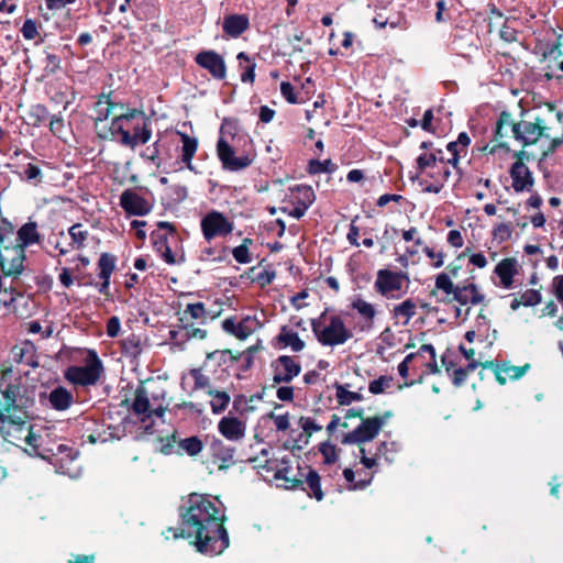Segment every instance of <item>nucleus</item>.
Here are the masks:
<instances>
[{
    "mask_svg": "<svg viewBox=\"0 0 563 563\" xmlns=\"http://www.w3.org/2000/svg\"><path fill=\"white\" fill-rule=\"evenodd\" d=\"M141 110L131 109L123 110L114 115L111 120L109 131L113 137L120 135L121 144H132L133 137L131 136L132 126L136 119H131L132 114L140 113Z\"/></svg>",
    "mask_w": 563,
    "mask_h": 563,
    "instance_id": "13",
    "label": "nucleus"
},
{
    "mask_svg": "<svg viewBox=\"0 0 563 563\" xmlns=\"http://www.w3.org/2000/svg\"><path fill=\"white\" fill-rule=\"evenodd\" d=\"M78 452L64 443L37 444V457L54 465L57 473L77 478L80 475V466L76 463Z\"/></svg>",
    "mask_w": 563,
    "mask_h": 563,
    "instance_id": "5",
    "label": "nucleus"
},
{
    "mask_svg": "<svg viewBox=\"0 0 563 563\" xmlns=\"http://www.w3.org/2000/svg\"><path fill=\"white\" fill-rule=\"evenodd\" d=\"M277 339L285 346H290L294 352H300L305 349V342L298 333L286 325L282 327Z\"/></svg>",
    "mask_w": 563,
    "mask_h": 563,
    "instance_id": "32",
    "label": "nucleus"
},
{
    "mask_svg": "<svg viewBox=\"0 0 563 563\" xmlns=\"http://www.w3.org/2000/svg\"><path fill=\"white\" fill-rule=\"evenodd\" d=\"M217 154L222 167L230 172L247 168L256 157L251 137L245 133H239L236 123L229 119L222 122Z\"/></svg>",
    "mask_w": 563,
    "mask_h": 563,
    "instance_id": "3",
    "label": "nucleus"
},
{
    "mask_svg": "<svg viewBox=\"0 0 563 563\" xmlns=\"http://www.w3.org/2000/svg\"><path fill=\"white\" fill-rule=\"evenodd\" d=\"M132 411L136 416H144L142 421L145 422V418H150L153 415L158 418H163L165 413V407H163L161 404L157 407H153L150 393L147 391L146 387L140 386L134 393Z\"/></svg>",
    "mask_w": 563,
    "mask_h": 563,
    "instance_id": "14",
    "label": "nucleus"
},
{
    "mask_svg": "<svg viewBox=\"0 0 563 563\" xmlns=\"http://www.w3.org/2000/svg\"><path fill=\"white\" fill-rule=\"evenodd\" d=\"M292 468L289 459L283 457L276 465L275 478L285 482L286 488H297L303 484L302 479L291 476Z\"/></svg>",
    "mask_w": 563,
    "mask_h": 563,
    "instance_id": "27",
    "label": "nucleus"
},
{
    "mask_svg": "<svg viewBox=\"0 0 563 563\" xmlns=\"http://www.w3.org/2000/svg\"><path fill=\"white\" fill-rule=\"evenodd\" d=\"M251 243V239H245L241 245L233 249L232 255L238 263L247 264L252 261L247 247V244Z\"/></svg>",
    "mask_w": 563,
    "mask_h": 563,
    "instance_id": "45",
    "label": "nucleus"
},
{
    "mask_svg": "<svg viewBox=\"0 0 563 563\" xmlns=\"http://www.w3.org/2000/svg\"><path fill=\"white\" fill-rule=\"evenodd\" d=\"M68 233L71 239L69 245L73 250H79L85 245V241L88 236V231L84 229L82 224L76 223L71 225L68 230Z\"/></svg>",
    "mask_w": 563,
    "mask_h": 563,
    "instance_id": "39",
    "label": "nucleus"
},
{
    "mask_svg": "<svg viewBox=\"0 0 563 563\" xmlns=\"http://www.w3.org/2000/svg\"><path fill=\"white\" fill-rule=\"evenodd\" d=\"M201 232L206 241L210 242L218 236H227L232 233L234 224L222 212L212 210L200 221Z\"/></svg>",
    "mask_w": 563,
    "mask_h": 563,
    "instance_id": "10",
    "label": "nucleus"
},
{
    "mask_svg": "<svg viewBox=\"0 0 563 563\" xmlns=\"http://www.w3.org/2000/svg\"><path fill=\"white\" fill-rule=\"evenodd\" d=\"M358 219V217H355L351 224H350V229H349V232H347V235H346V239L347 241L350 242V244L354 245V246H358L360 245V242H358V236H360V229L355 224V221Z\"/></svg>",
    "mask_w": 563,
    "mask_h": 563,
    "instance_id": "55",
    "label": "nucleus"
},
{
    "mask_svg": "<svg viewBox=\"0 0 563 563\" xmlns=\"http://www.w3.org/2000/svg\"><path fill=\"white\" fill-rule=\"evenodd\" d=\"M299 423H300V427L307 433H312V432L321 430V427L319 424H317L312 418H309V417H301L299 420Z\"/></svg>",
    "mask_w": 563,
    "mask_h": 563,
    "instance_id": "58",
    "label": "nucleus"
},
{
    "mask_svg": "<svg viewBox=\"0 0 563 563\" xmlns=\"http://www.w3.org/2000/svg\"><path fill=\"white\" fill-rule=\"evenodd\" d=\"M250 26V20L245 14H230L223 20V31L231 37H239Z\"/></svg>",
    "mask_w": 563,
    "mask_h": 563,
    "instance_id": "25",
    "label": "nucleus"
},
{
    "mask_svg": "<svg viewBox=\"0 0 563 563\" xmlns=\"http://www.w3.org/2000/svg\"><path fill=\"white\" fill-rule=\"evenodd\" d=\"M12 366L2 372L0 388L3 404L0 402V434L8 442L21 446L27 444L35 451L33 424L16 415L18 407L29 408L35 397V344L30 340L21 341L11 350Z\"/></svg>",
    "mask_w": 563,
    "mask_h": 563,
    "instance_id": "1",
    "label": "nucleus"
},
{
    "mask_svg": "<svg viewBox=\"0 0 563 563\" xmlns=\"http://www.w3.org/2000/svg\"><path fill=\"white\" fill-rule=\"evenodd\" d=\"M178 134L181 140V162L186 164V167L189 170L196 172L191 161L198 148V140L196 137L187 135L186 133L178 132Z\"/></svg>",
    "mask_w": 563,
    "mask_h": 563,
    "instance_id": "28",
    "label": "nucleus"
},
{
    "mask_svg": "<svg viewBox=\"0 0 563 563\" xmlns=\"http://www.w3.org/2000/svg\"><path fill=\"white\" fill-rule=\"evenodd\" d=\"M522 306L531 307L540 303L541 294L534 289H528L520 295Z\"/></svg>",
    "mask_w": 563,
    "mask_h": 563,
    "instance_id": "50",
    "label": "nucleus"
},
{
    "mask_svg": "<svg viewBox=\"0 0 563 563\" xmlns=\"http://www.w3.org/2000/svg\"><path fill=\"white\" fill-rule=\"evenodd\" d=\"M208 396L211 397L210 407L213 415H220L228 408L231 397L224 390H217L209 388L207 390Z\"/></svg>",
    "mask_w": 563,
    "mask_h": 563,
    "instance_id": "31",
    "label": "nucleus"
},
{
    "mask_svg": "<svg viewBox=\"0 0 563 563\" xmlns=\"http://www.w3.org/2000/svg\"><path fill=\"white\" fill-rule=\"evenodd\" d=\"M208 318V312L202 302L188 303L183 311L179 321L181 323H190V321L198 320L200 323H203Z\"/></svg>",
    "mask_w": 563,
    "mask_h": 563,
    "instance_id": "30",
    "label": "nucleus"
},
{
    "mask_svg": "<svg viewBox=\"0 0 563 563\" xmlns=\"http://www.w3.org/2000/svg\"><path fill=\"white\" fill-rule=\"evenodd\" d=\"M435 288L442 290L446 295H453V300H455L457 286H454L449 274L441 273L435 277Z\"/></svg>",
    "mask_w": 563,
    "mask_h": 563,
    "instance_id": "40",
    "label": "nucleus"
},
{
    "mask_svg": "<svg viewBox=\"0 0 563 563\" xmlns=\"http://www.w3.org/2000/svg\"><path fill=\"white\" fill-rule=\"evenodd\" d=\"M210 450L213 459L221 462L219 468H228L234 464L235 449L225 444L222 440L214 439L210 444Z\"/></svg>",
    "mask_w": 563,
    "mask_h": 563,
    "instance_id": "23",
    "label": "nucleus"
},
{
    "mask_svg": "<svg viewBox=\"0 0 563 563\" xmlns=\"http://www.w3.org/2000/svg\"><path fill=\"white\" fill-rule=\"evenodd\" d=\"M121 329V322L118 317H111L107 322V334L110 338H115Z\"/></svg>",
    "mask_w": 563,
    "mask_h": 563,
    "instance_id": "57",
    "label": "nucleus"
},
{
    "mask_svg": "<svg viewBox=\"0 0 563 563\" xmlns=\"http://www.w3.org/2000/svg\"><path fill=\"white\" fill-rule=\"evenodd\" d=\"M181 335L186 339H205L207 336V331L200 328H195L192 323H183L181 327Z\"/></svg>",
    "mask_w": 563,
    "mask_h": 563,
    "instance_id": "47",
    "label": "nucleus"
},
{
    "mask_svg": "<svg viewBox=\"0 0 563 563\" xmlns=\"http://www.w3.org/2000/svg\"><path fill=\"white\" fill-rule=\"evenodd\" d=\"M528 368L526 366H514L509 364H503L497 366L495 369V376L499 384L504 385L508 379H518L522 377Z\"/></svg>",
    "mask_w": 563,
    "mask_h": 563,
    "instance_id": "29",
    "label": "nucleus"
},
{
    "mask_svg": "<svg viewBox=\"0 0 563 563\" xmlns=\"http://www.w3.org/2000/svg\"><path fill=\"white\" fill-rule=\"evenodd\" d=\"M386 423L385 417H371L363 419L361 424L342 438L343 444H362L372 441Z\"/></svg>",
    "mask_w": 563,
    "mask_h": 563,
    "instance_id": "11",
    "label": "nucleus"
},
{
    "mask_svg": "<svg viewBox=\"0 0 563 563\" xmlns=\"http://www.w3.org/2000/svg\"><path fill=\"white\" fill-rule=\"evenodd\" d=\"M404 280L409 282L407 273L393 272L389 269H379L374 283L375 290L388 299H397L400 294H396L402 289Z\"/></svg>",
    "mask_w": 563,
    "mask_h": 563,
    "instance_id": "9",
    "label": "nucleus"
},
{
    "mask_svg": "<svg viewBox=\"0 0 563 563\" xmlns=\"http://www.w3.org/2000/svg\"><path fill=\"white\" fill-rule=\"evenodd\" d=\"M47 95L51 96V99L55 102V103H64V104H67L68 101L66 100V95L65 92L63 91V86H59L58 89H55L53 87V85H49L47 90H46ZM64 108H66V106H64Z\"/></svg>",
    "mask_w": 563,
    "mask_h": 563,
    "instance_id": "52",
    "label": "nucleus"
},
{
    "mask_svg": "<svg viewBox=\"0 0 563 563\" xmlns=\"http://www.w3.org/2000/svg\"><path fill=\"white\" fill-rule=\"evenodd\" d=\"M158 250L161 252L162 257L167 264L173 265L177 263L176 257L172 252V249L165 242H161V246Z\"/></svg>",
    "mask_w": 563,
    "mask_h": 563,
    "instance_id": "59",
    "label": "nucleus"
},
{
    "mask_svg": "<svg viewBox=\"0 0 563 563\" xmlns=\"http://www.w3.org/2000/svg\"><path fill=\"white\" fill-rule=\"evenodd\" d=\"M298 190L302 194L303 202L289 211V216L295 219L302 218L309 206L314 201V194L310 187L299 188Z\"/></svg>",
    "mask_w": 563,
    "mask_h": 563,
    "instance_id": "35",
    "label": "nucleus"
},
{
    "mask_svg": "<svg viewBox=\"0 0 563 563\" xmlns=\"http://www.w3.org/2000/svg\"><path fill=\"white\" fill-rule=\"evenodd\" d=\"M19 243L13 247L5 246L0 255V267L4 275L21 273L24 262V247L35 242V223L29 222L18 231Z\"/></svg>",
    "mask_w": 563,
    "mask_h": 563,
    "instance_id": "7",
    "label": "nucleus"
},
{
    "mask_svg": "<svg viewBox=\"0 0 563 563\" xmlns=\"http://www.w3.org/2000/svg\"><path fill=\"white\" fill-rule=\"evenodd\" d=\"M423 253L431 260H435L433 263V267L439 268L444 264V254L442 252H435L433 249L429 246H424L422 249Z\"/></svg>",
    "mask_w": 563,
    "mask_h": 563,
    "instance_id": "54",
    "label": "nucleus"
},
{
    "mask_svg": "<svg viewBox=\"0 0 563 563\" xmlns=\"http://www.w3.org/2000/svg\"><path fill=\"white\" fill-rule=\"evenodd\" d=\"M334 388L336 401L341 406H349L354 401L363 400L362 394L350 391L344 385L335 384Z\"/></svg>",
    "mask_w": 563,
    "mask_h": 563,
    "instance_id": "36",
    "label": "nucleus"
},
{
    "mask_svg": "<svg viewBox=\"0 0 563 563\" xmlns=\"http://www.w3.org/2000/svg\"><path fill=\"white\" fill-rule=\"evenodd\" d=\"M351 307L357 311L362 320L364 321V329H371L374 324L376 317V308L373 303L367 302L362 297L356 296L351 302Z\"/></svg>",
    "mask_w": 563,
    "mask_h": 563,
    "instance_id": "26",
    "label": "nucleus"
},
{
    "mask_svg": "<svg viewBox=\"0 0 563 563\" xmlns=\"http://www.w3.org/2000/svg\"><path fill=\"white\" fill-rule=\"evenodd\" d=\"M239 322H235L234 319L228 318L222 322V329L239 339Z\"/></svg>",
    "mask_w": 563,
    "mask_h": 563,
    "instance_id": "60",
    "label": "nucleus"
},
{
    "mask_svg": "<svg viewBox=\"0 0 563 563\" xmlns=\"http://www.w3.org/2000/svg\"><path fill=\"white\" fill-rule=\"evenodd\" d=\"M320 452L324 457L327 464L334 463L338 459L336 448L330 442H323L320 444Z\"/></svg>",
    "mask_w": 563,
    "mask_h": 563,
    "instance_id": "49",
    "label": "nucleus"
},
{
    "mask_svg": "<svg viewBox=\"0 0 563 563\" xmlns=\"http://www.w3.org/2000/svg\"><path fill=\"white\" fill-rule=\"evenodd\" d=\"M277 398L282 401H291L294 399V388L283 386L277 389Z\"/></svg>",
    "mask_w": 563,
    "mask_h": 563,
    "instance_id": "64",
    "label": "nucleus"
},
{
    "mask_svg": "<svg viewBox=\"0 0 563 563\" xmlns=\"http://www.w3.org/2000/svg\"><path fill=\"white\" fill-rule=\"evenodd\" d=\"M554 294L558 300L563 305V275L555 276L552 282Z\"/></svg>",
    "mask_w": 563,
    "mask_h": 563,
    "instance_id": "61",
    "label": "nucleus"
},
{
    "mask_svg": "<svg viewBox=\"0 0 563 563\" xmlns=\"http://www.w3.org/2000/svg\"><path fill=\"white\" fill-rule=\"evenodd\" d=\"M103 372V366L96 354L91 351L84 366H70L65 372V378L79 386H92L98 383Z\"/></svg>",
    "mask_w": 563,
    "mask_h": 563,
    "instance_id": "8",
    "label": "nucleus"
},
{
    "mask_svg": "<svg viewBox=\"0 0 563 563\" xmlns=\"http://www.w3.org/2000/svg\"><path fill=\"white\" fill-rule=\"evenodd\" d=\"M189 375L194 378L195 385L194 390L200 389H209L210 387V377L202 373L200 368H191L189 371Z\"/></svg>",
    "mask_w": 563,
    "mask_h": 563,
    "instance_id": "44",
    "label": "nucleus"
},
{
    "mask_svg": "<svg viewBox=\"0 0 563 563\" xmlns=\"http://www.w3.org/2000/svg\"><path fill=\"white\" fill-rule=\"evenodd\" d=\"M120 207L128 216L143 217L153 209V203L134 188L125 189L120 196Z\"/></svg>",
    "mask_w": 563,
    "mask_h": 563,
    "instance_id": "12",
    "label": "nucleus"
},
{
    "mask_svg": "<svg viewBox=\"0 0 563 563\" xmlns=\"http://www.w3.org/2000/svg\"><path fill=\"white\" fill-rule=\"evenodd\" d=\"M311 328L319 343L324 346L342 345L353 336L341 317H327L325 312L311 321Z\"/></svg>",
    "mask_w": 563,
    "mask_h": 563,
    "instance_id": "6",
    "label": "nucleus"
},
{
    "mask_svg": "<svg viewBox=\"0 0 563 563\" xmlns=\"http://www.w3.org/2000/svg\"><path fill=\"white\" fill-rule=\"evenodd\" d=\"M263 323L257 316H246L239 322V339L245 340L256 330L262 328Z\"/></svg>",
    "mask_w": 563,
    "mask_h": 563,
    "instance_id": "33",
    "label": "nucleus"
},
{
    "mask_svg": "<svg viewBox=\"0 0 563 563\" xmlns=\"http://www.w3.org/2000/svg\"><path fill=\"white\" fill-rule=\"evenodd\" d=\"M115 256L109 253H102L98 261L99 278L107 279L111 277L115 268Z\"/></svg>",
    "mask_w": 563,
    "mask_h": 563,
    "instance_id": "38",
    "label": "nucleus"
},
{
    "mask_svg": "<svg viewBox=\"0 0 563 563\" xmlns=\"http://www.w3.org/2000/svg\"><path fill=\"white\" fill-rule=\"evenodd\" d=\"M255 63H251L245 67L243 73L241 74V81L242 82H250L253 84L255 79Z\"/></svg>",
    "mask_w": 563,
    "mask_h": 563,
    "instance_id": "62",
    "label": "nucleus"
},
{
    "mask_svg": "<svg viewBox=\"0 0 563 563\" xmlns=\"http://www.w3.org/2000/svg\"><path fill=\"white\" fill-rule=\"evenodd\" d=\"M123 353L130 356H137L142 352L141 340L136 335H131L122 342Z\"/></svg>",
    "mask_w": 563,
    "mask_h": 563,
    "instance_id": "43",
    "label": "nucleus"
},
{
    "mask_svg": "<svg viewBox=\"0 0 563 563\" xmlns=\"http://www.w3.org/2000/svg\"><path fill=\"white\" fill-rule=\"evenodd\" d=\"M438 163H444L442 156H438L434 152L422 153L417 158V168L420 173H424L429 168L438 167Z\"/></svg>",
    "mask_w": 563,
    "mask_h": 563,
    "instance_id": "37",
    "label": "nucleus"
},
{
    "mask_svg": "<svg viewBox=\"0 0 563 563\" xmlns=\"http://www.w3.org/2000/svg\"><path fill=\"white\" fill-rule=\"evenodd\" d=\"M179 446L190 456L198 455L203 448L202 441L198 437H189L180 440Z\"/></svg>",
    "mask_w": 563,
    "mask_h": 563,
    "instance_id": "41",
    "label": "nucleus"
},
{
    "mask_svg": "<svg viewBox=\"0 0 563 563\" xmlns=\"http://www.w3.org/2000/svg\"><path fill=\"white\" fill-rule=\"evenodd\" d=\"M334 168V164L330 159L323 162L311 161L309 164V172L311 174L332 173Z\"/></svg>",
    "mask_w": 563,
    "mask_h": 563,
    "instance_id": "48",
    "label": "nucleus"
},
{
    "mask_svg": "<svg viewBox=\"0 0 563 563\" xmlns=\"http://www.w3.org/2000/svg\"><path fill=\"white\" fill-rule=\"evenodd\" d=\"M512 188L517 192L530 191L533 187L532 173L520 159L515 162L510 168Z\"/></svg>",
    "mask_w": 563,
    "mask_h": 563,
    "instance_id": "19",
    "label": "nucleus"
},
{
    "mask_svg": "<svg viewBox=\"0 0 563 563\" xmlns=\"http://www.w3.org/2000/svg\"><path fill=\"white\" fill-rule=\"evenodd\" d=\"M280 92L282 96L291 104L298 103L297 95L295 93V89L292 85L288 81H283L280 84Z\"/></svg>",
    "mask_w": 563,
    "mask_h": 563,
    "instance_id": "51",
    "label": "nucleus"
},
{
    "mask_svg": "<svg viewBox=\"0 0 563 563\" xmlns=\"http://www.w3.org/2000/svg\"><path fill=\"white\" fill-rule=\"evenodd\" d=\"M273 382L289 383L300 374L301 366L291 356L282 355L272 363Z\"/></svg>",
    "mask_w": 563,
    "mask_h": 563,
    "instance_id": "15",
    "label": "nucleus"
},
{
    "mask_svg": "<svg viewBox=\"0 0 563 563\" xmlns=\"http://www.w3.org/2000/svg\"><path fill=\"white\" fill-rule=\"evenodd\" d=\"M484 300V294L479 291L478 287L474 283L457 285L455 301H457L460 305L465 306L471 303L475 306L482 303Z\"/></svg>",
    "mask_w": 563,
    "mask_h": 563,
    "instance_id": "24",
    "label": "nucleus"
},
{
    "mask_svg": "<svg viewBox=\"0 0 563 563\" xmlns=\"http://www.w3.org/2000/svg\"><path fill=\"white\" fill-rule=\"evenodd\" d=\"M42 405L49 408L64 411L67 410L74 402V395L63 386L55 387L51 393H42L40 395Z\"/></svg>",
    "mask_w": 563,
    "mask_h": 563,
    "instance_id": "18",
    "label": "nucleus"
},
{
    "mask_svg": "<svg viewBox=\"0 0 563 563\" xmlns=\"http://www.w3.org/2000/svg\"><path fill=\"white\" fill-rule=\"evenodd\" d=\"M517 266V260L512 257L504 258L496 265L494 273L499 278V286L505 289L514 287V276L518 274Z\"/></svg>",
    "mask_w": 563,
    "mask_h": 563,
    "instance_id": "21",
    "label": "nucleus"
},
{
    "mask_svg": "<svg viewBox=\"0 0 563 563\" xmlns=\"http://www.w3.org/2000/svg\"><path fill=\"white\" fill-rule=\"evenodd\" d=\"M126 110L122 102L115 101L112 93H101L95 104L96 120L104 121L111 115L114 118L119 112Z\"/></svg>",
    "mask_w": 563,
    "mask_h": 563,
    "instance_id": "20",
    "label": "nucleus"
},
{
    "mask_svg": "<svg viewBox=\"0 0 563 563\" xmlns=\"http://www.w3.org/2000/svg\"><path fill=\"white\" fill-rule=\"evenodd\" d=\"M131 119H136L133 126L131 128L133 133L131 136L133 137L132 144H123L124 146H129L134 148L139 143L145 144L151 140L152 131L148 128L147 119L143 111L140 113L132 114Z\"/></svg>",
    "mask_w": 563,
    "mask_h": 563,
    "instance_id": "22",
    "label": "nucleus"
},
{
    "mask_svg": "<svg viewBox=\"0 0 563 563\" xmlns=\"http://www.w3.org/2000/svg\"><path fill=\"white\" fill-rule=\"evenodd\" d=\"M417 306L411 299H407L401 303L395 306L394 313L396 317H405V323H408L409 320L416 314Z\"/></svg>",
    "mask_w": 563,
    "mask_h": 563,
    "instance_id": "42",
    "label": "nucleus"
},
{
    "mask_svg": "<svg viewBox=\"0 0 563 563\" xmlns=\"http://www.w3.org/2000/svg\"><path fill=\"white\" fill-rule=\"evenodd\" d=\"M159 150H158V141H156L153 145L148 146L145 152L142 154V157L152 162L156 166H159L158 163Z\"/></svg>",
    "mask_w": 563,
    "mask_h": 563,
    "instance_id": "53",
    "label": "nucleus"
},
{
    "mask_svg": "<svg viewBox=\"0 0 563 563\" xmlns=\"http://www.w3.org/2000/svg\"><path fill=\"white\" fill-rule=\"evenodd\" d=\"M393 382V377L390 376H380L377 379L369 382L368 390L373 395H378L385 391L386 388L390 386Z\"/></svg>",
    "mask_w": 563,
    "mask_h": 563,
    "instance_id": "46",
    "label": "nucleus"
},
{
    "mask_svg": "<svg viewBox=\"0 0 563 563\" xmlns=\"http://www.w3.org/2000/svg\"><path fill=\"white\" fill-rule=\"evenodd\" d=\"M195 62L210 75L219 80L227 76V66L223 57L214 51H202L195 57Z\"/></svg>",
    "mask_w": 563,
    "mask_h": 563,
    "instance_id": "16",
    "label": "nucleus"
},
{
    "mask_svg": "<svg viewBox=\"0 0 563 563\" xmlns=\"http://www.w3.org/2000/svg\"><path fill=\"white\" fill-rule=\"evenodd\" d=\"M183 529L172 528L174 538H195L197 550L203 554H220L229 547V536L223 527L225 508L211 495L190 494L179 509Z\"/></svg>",
    "mask_w": 563,
    "mask_h": 563,
    "instance_id": "2",
    "label": "nucleus"
},
{
    "mask_svg": "<svg viewBox=\"0 0 563 563\" xmlns=\"http://www.w3.org/2000/svg\"><path fill=\"white\" fill-rule=\"evenodd\" d=\"M544 130L543 120L539 118L534 122L527 120L515 122L509 112L503 111L496 123L495 134L496 140L501 142L504 137L511 133L514 139L520 142L522 146H528L537 143L543 135Z\"/></svg>",
    "mask_w": 563,
    "mask_h": 563,
    "instance_id": "4",
    "label": "nucleus"
},
{
    "mask_svg": "<svg viewBox=\"0 0 563 563\" xmlns=\"http://www.w3.org/2000/svg\"><path fill=\"white\" fill-rule=\"evenodd\" d=\"M463 236L459 230H451L448 233V243L454 247H461L463 245Z\"/></svg>",
    "mask_w": 563,
    "mask_h": 563,
    "instance_id": "63",
    "label": "nucleus"
},
{
    "mask_svg": "<svg viewBox=\"0 0 563 563\" xmlns=\"http://www.w3.org/2000/svg\"><path fill=\"white\" fill-rule=\"evenodd\" d=\"M305 483L307 485L308 494L317 500H322L323 492L321 489L320 476L314 470H309Z\"/></svg>",
    "mask_w": 563,
    "mask_h": 563,
    "instance_id": "34",
    "label": "nucleus"
},
{
    "mask_svg": "<svg viewBox=\"0 0 563 563\" xmlns=\"http://www.w3.org/2000/svg\"><path fill=\"white\" fill-rule=\"evenodd\" d=\"M217 429L230 442H241L246 434L245 421L232 415L222 417L218 422Z\"/></svg>",
    "mask_w": 563,
    "mask_h": 563,
    "instance_id": "17",
    "label": "nucleus"
},
{
    "mask_svg": "<svg viewBox=\"0 0 563 563\" xmlns=\"http://www.w3.org/2000/svg\"><path fill=\"white\" fill-rule=\"evenodd\" d=\"M271 418L273 419L277 431H286L289 428L288 415H274L272 412Z\"/></svg>",
    "mask_w": 563,
    "mask_h": 563,
    "instance_id": "56",
    "label": "nucleus"
}]
</instances>
